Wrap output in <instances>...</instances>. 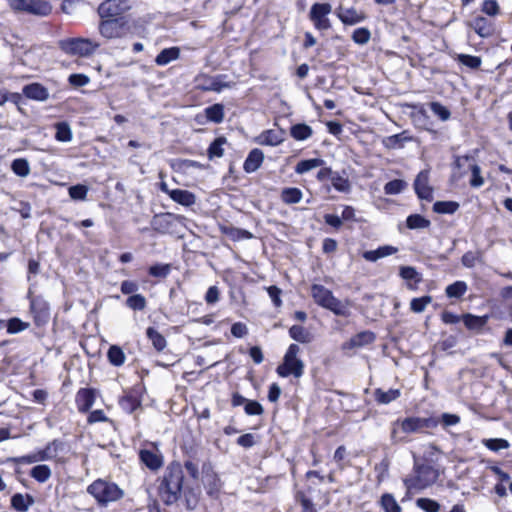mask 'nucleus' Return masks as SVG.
I'll use <instances>...</instances> for the list:
<instances>
[{"label":"nucleus","mask_w":512,"mask_h":512,"mask_svg":"<svg viewBox=\"0 0 512 512\" xmlns=\"http://www.w3.org/2000/svg\"><path fill=\"white\" fill-rule=\"evenodd\" d=\"M11 169L20 177H27L31 172L29 162L24 158L15 159L11 164Z\"/></svg>","instance_id":"obj_34"},{"label":"nucleus","mask_w":512,"mask_h":512,"mask_svg":"<svg viewBox=\"0 0 512 512\" xmlns=\"http://www.w3.org/2000/svg\"><path fill=\"white\" fill-rule=\"evenodd\" d=\"M482 11L489 16H495L499 13V5L495 0H485L482 4Z\"/></svg>","instance_id":"obj_58"},{"label":"nucleus","mask_w":512,"mask_h":512,"mask_svg":"<svg viewBox=\"0 0 512 512\" xmlns=\"http://www.w3.org/2000/svg\"><path fill=\"white\" fill-rule=\"evenodd\" d=\"M290 337L298 342L307 343L310 341L309 332L302 326L294 325L289 330Z\"/></svg>","instance_id":"obj_39"},{"label":"nucleus","mask_w":512,"mask_h":512,"mask_svg":"<svg viewBox=\"0 0 512 512\" xmlns=\"http://www.w3.org/2000/svg\"><path fill=\"white\" fill-rule=\"evenodd\" d=\"M459 208L458 203L452 201H439L433 206V209L437 213L452 214Z\"/></svg>","instance_id":"obj_45"},{"label":"nucleus","mask_w":512,"mask_h":512,"mask_svg":"<svg viewBox=\"0 0 512 512\" xmlns=\"http://www.w3.org/2000/svg\"><path fill=\"white\" fill-rule=\"evenodd\" d=\"M403 137L402 134H395L384 138L383 144L389 149L402 147Z\"/></svg>","instance_id":"obj_57"},{"label":"nucleus","mask_w":512,"mask_h":512,"mask_svg":"<svg viewBox=\"0 0 512 512\" xmlns=\"http://www.w3.org/2000/svg\"><path fill=\"white\" fill-rule=\"evenodd\" d=\"M183 478V471L179 463H171L166 468L158 487L159 496L165 504L170 505L178 500Z\"/></svg>","instance_id":"obj_1"},{"label":"nucleus","mask_w":512,"mask_h":512,"mask_svg":"<svg viewBox=\"0 0 512 512\" xmlns=\"http://www.w3.org/2000/svg\"><path fill=\"white\" fill-rule=\"evenodd\" d=\"M284 141V131L270 129L262 132L259 136V143L268 146H277Z\"/></svg>","instance_id":"obj_20"},{"label":"nucleus","mask_w":512,"mask_h":512,"mask_svg":"<svg viewBox=\"0 0 512 512\" xmlns=\"http://www.w3.org/2000/svg\"><path fill=\"white\" fill-rule=\"evenodd\" d=\"M432 426V420L420 417H407L398 419L392 423L391 439L393 442L407 441V435L412 433H419L426 428Z\"/></svg>","instance_id":"obj_3"},{"label":"nucleus","mask_w":512,"mask_h":512,"mask_svg":"<svg viewBox=\"0 0 512 512\" xmlns=\"http://www.w3.org/2000/svg\"><path fill=\"white\" fill-rule=\"evenodd\" d=\"M89 188L86 185L83 184H77L74 186H71L68 189L69 196L73 200H86L87 194H88Z\"/></svg>","instance_id":"obj_43"},{"label":"nucleus","mask_w":512,"mask_h":512,"mask_svg":"<svg viewBox=\"0 0 512 512\" xmlns=\"http://www.w3.org/2000/svg\"><path fill=\"white\" fill-rule=\"evenodd\" d=\"M483 444L492 451H499L509 447L508 441L500 438L486 439L483 441Z\"/></svg>","instance_id":"obj_55"},{"label":"nucleus","mask_w":512,"mask_h":512,"mask_svg":"<svg viewBox=\"0 0 512 512\" xmlns=\"http://www.w3.org/2000/svg\"><path fill=\"white\" fill-rule=\"evenodd\" d=\"M313 131L307 124H296L290 129L291 136L298 141H304L311 137Z\"/></svg>","instance_id":"obj_29"},{"label":"nucleus","mask_w":512,"mask_h":512,"mask_svg":"<svg viewBox=\"0 0 512 512\" xmlns=\"http://www.w3.org/2000/svg\"><path fill=\"white\" fill-rule=\"evenodd\" d=\"M324 164V161L319 158L307 159L300 161L296 167L295 172L297 174L307 173L315 168H318Z\"/></svg>","instance_id":"obj_30"},{"label":"nucleus","mask_w":512,"mask_h":512,"mask_svg":"<svg viewBox=\"0 0 512 512\" xmlns=\"http://www.w3.org/2000/svg\"><path fill=\"white\" fill-rule=\"evenodd\" d=\"M28 327V324L22 322L21 320L14 318L11 319L8 323V332L10 333H18L20 331L25 330Z\"/></svg>","instance_id":"obj_60"},{"label":"nucleus","mask_w":512,"mask_h":512,"mask_svg":"<svg viewBox=\"0 0 512 512\" xmlns=\"http://www.w3.org/2000/svg\"><path fill=\"white\" fill-rule=\"evenodd\" d=\"M430 109L434 113V115H436L442 121H447L451 116V113L448 110V108L443 106L439 102L430 103Z\"/></svg>","instance_id":"obj_47"},{"label":"nucleus","mask_w":512,"mask_h":512,"mask_svg":"<svg viewBox=\"0 0 512 512\" xmlns=\"http://www.w3.org/2000/svg\"><path fill=\"white\" fill-rule=\"evenodd\" d=\"M11 9L35 16L44 17L51 13L52 6L45 0H9Z\"/></svg>","instance_id":"obj_8"},{"label":"nucleus","mask_w":512,"mask_h":512,"mask_svg":"<svg viewBox=\"0 0 512 512\" xmlns=\"http://www.w3.org/2000/svg\"><path fill=\"white\" fill-rule=\"evenodd\" d=\"M486 322V317H479L470 314L464 316V324L469 329H481L486 324Z\"/></svg>","instance_id":"obj_44"},{"label":"nucleus","mask_w":512,"mask_h":512,"mask_svg":"<svg viewBox=\"0 0 512 512\" xmlns=\"http://www.w3.org/2000/svg\"><path fill=\"white\" fill-rule=\"evenodd\" d=\"M244 409L248 415H261L263 413V407L257 401L248 400Z\"/></svg>","instance_id":"obj_59"},{"label":"nucleus","mask_w":512,"mask_h":512,"mask_svg":"<svg viewBox=\"0 0 512 512\" xmlns=\"http://www.w3.org/2000/svg\"><path fill=\"white\" fill-rule=\"evenodd\" d=\"M55 138L59 142H70L72 140V130L67 122H58L55 124Z\"/></svg>","instance_id":"obj_31"},{"label":"nucleus","mask_w":512,"mask_h":512,"mask_svg":"<svg viewBox=\"0 0 512 512\" xmlns=\"http://www.w3.org/2000/svg\"><path fill=\"white\" fill-rule=\"evenodd\" d=\"M472 177L470 185L474 188H479L484 184V179L481 176V169L478 165L474 164L471 166Z\"/></svg>","instance_id":"obj_56"},{"label":"nucleus","mask_w":512,"mask_h":512,"mask_svg":"<svg viewBox=\"0 0 512 512\" xmlns=\"http://www.w3.org/2000/svg\"><path fill=\"white\" fill-rule=\"evenodd\" d=\"M381 506L385 512H402L401 507L391 494H384L381 497Z\"/></svg>","instance_id":"obj_41"},{"label":"nucleus","mask_w":512,"mask_h":512,"mask_svg":"<svg viewBox=\"0 0 512 512\" xmlns=\"http://www.w3.org/2000/svg\"><path fill=\"white\" fill-rule=\"evenodd\" d=\"M439 473L431 466L423 465L415 468L414 472L404 479L408 492H419L433 485Z\"/></svg>","instance_id":"obj_4"},{"label":"nucleus","mask_w":512,"mask_h":512,"mask_svg":"<svg viewBox=\"0 0 512 512\" xmlns=\"http://www.w3.org/2000/svg\"><path fill=\"white\" fill-rule=\"evenodd\" d=\"M302 197V191L295 187L284 188L281 192V200L288 205L299 203Z\"/></svg>","instance_id":"obj_28"},{"label":"nucleus","mask_w":512,"mask_h":512,"mask_svg":"<svg viewBox=\"0 0 512 512\" xmlns=\"http://www.w3.org/2000/svg\"><path fill=\"white\" fill-rule=\"evenodd\" d=\"M59 46L66 54L88 57L98 49L100 44L88 38H68L61 40Z\"/></svg>","instance_id":"obj_7"},{"label":"nucleus","mask_w":512,"mask_h":512,"mask_svg":"<svg viewBox=\"0 0 512 512\" xmlns=\"http://www.w3.org/2000/svg\"><path fill=\"white\" fill-rule=\"evenodd\" d=\"M406 186H407V184L405 181L400 180V179H395V180L388 182L384 186V192L387 195H396V194L401 193L406 188Z\"/></svg>","instance_id":"obj_42"},{"label":"nucleus","mask_w":512,"mask_h":512,"mask_svg":"<svg viewBox=\"0 0 512 512\" xmlns=\"http://www.w3.org/2000/svg\"><path fill=\"white\" fill-rule=\"evenodd\" d=\"M406 223L407 227L410 229H423L430 225V221L419 214L410 215Z\"/></svg>","instance_id":"obj_40"},{"label":"nucleus","mask_w":512,"mask_h":512,"mask_svg":"<svg viewBox=\"0 0 512 512\" xmlns=\"http://www.w3.org/2000/svg\"><path fill=\"white\" fill-rule=\"evenodd\" d=\"M223 75L215 77L201 75L197 78V87L203 91H216L220 92L224 88H229L231 85L224 81Z\"/></svg>","instance_id":"obj_14"},{"label":"nucleus","mask_w":512,"mask_h":512,"mask_svg":"<svg viewBox=\"0 0 512 512\" xmlns=\"http://www.w3.org/2000/svg\"><path fill=\"white\" fill-rule=\"evenodd\" d=\"M87 491L102 505L117 501L123 496V491L115 483L102 479L95 480L88 486Z\"/></svg>","instance_id":"obj_5"},{"label":"nucleus","mask_w":512,"mask_h":512,"mask_svg":"<svg viewBox=\"0 0 512 512\" xmlns=\"http://www.w3.org/2000/svg\"><path fill=\"white\" fill-rule=\"evenodd\" d=\"M332 11L329 3H315L311 6L309 18L318 30H328L331 27L328 15Z\"/></svg>","instance_id":"obj_11"},{"label":"nucleus","mask_w":512,"mask_h":512,"mask_svg":"<svg viewBox=\"0 0 512 512\" xmlns=\"http://www.w3.org/2000/svg\"><path fill=\"white\" fill-rule=\"evenodd\" d=\"M336 15L345 25H356L366 19L364 11L355 7H346L340 4L336 9Z\"/></svg>","instance_id":"obj_13"},{"label":"nucleus","mask_w":512,"mask_h":512,"mask_svg":"<svg viewBox=\"0 0 512 512\" xmlns=\"http://www.w3.org/2000/svg\"><path fill=\"white\" fill-rule=\"evenodd\" d=\"M457 59L461 64H463L467 67H470L472 69L479 68L482 63L480 57L472 56V55H468V54H459Z\"/></svg>","instance_id":"obj_48"},{"label":"nucleus","mask_w":512,"mask_h":512,"mask_svg":"<svg viewBox=\"0 0 512 512\" xmlns=\"http://www.w3.org/2000/svg\"><path fill=\"white\" fill-rule=\"evenodd\" d=\"M119 405L120 407L128 412V413H132L134 412L138 407H140V400L132 395V394H126L124 395L120 401H119Z\"/></svg>","instance_id":"obj_32"},{"label":"nucleus","mask_w":512,"mask_h":512,"mask_svg":"<svg viewBox=\"0 0 512 512\" xmlns=\"http://www.w3.org/2000/svg\"><path fill=\"white\" fill-rule=\"evenodd\" d=\"M23 94L33 100L45 101L49 97L48 90L39 83H32L23 88Z\"/></svg>","instance_id":"obj_19"},{"label":"nucleus","mask_w":512,"mask_h":512,"mask_svg":"<svg viewBox=\"0 0 512 512\" xmlns=\"http://www.w3.org/2000/svg\"><path fill=\"white\" fill-rule=\"evenodd\" d=\"M416 505L426 512H438L440 509V505L435 500L429 498L417 499Z\"/></svg>","instance_id":"obj_49"},{"label":"nucleus","mask_w":512,"mask_h":512,"mask_svg":"<svg viewBox=\"0 0 512 512\" xmlns=\"http://www.w3.org/2000/svg\"><path fill=\"white\" fill-rule=\"evenodd\" d=\"M332 186L339 192H349L351 185L347 178L340 175H334L331 178Z\"/></svg>","instance_id":"obj_50"},{"label":"nucleus","mask_w":512,"mask_h":512,"mask_svg":"<svg viewBox=\"0 0 512 512\" xmlns=\"http://www.w3.org/2000/svg\"><path fill=\"white\" fill-rule=\"evenodd\" d=\"M311 295L316 304L332 311L335 315L342 317L350 316L351 301H341L337 299L332 291L323 285L313 284L311 287Z\"/></svg>","instance_id":"obj_2"},{"label":"nucleus","mask_w":512,"mask_h":512,"mask_svg":"<svg viewBox=\"0 0 512 512\" xmlns=\"http://www.w3.org/2000/svg\"><path fill=\"white\" fill-rule=\"evenodd\" d=\"M11 504L17 511L25 512L34 504V499L28 494H15L11 499Z\"/></svg>","instance_id":"obj_25"},{"label":"nucleus","mask_w":512,"mask_h":512,"mask_svg":"<svg viewBox=\"0 0 512 512\" xmlns=\"http://www.w3.org/2000/svg\"><path fill=\"white\" fill-rule=\"evenodd\" d=\"M126 304L133 310H143L146 307V299L140 294H135L127 299Z\"/></svg>","instance_id":"obj_51"},{"label":"nucleus","mask_w":512,"mask_h":512,"mask_svg":"<svg viewBox=\"0 0 512 512\" xmlns=\"http://www.w3.org/2000/svg\"><path fill=\"white\" fill-rule=\"evenodd\" d=\"M99 23V33L105 39L122 38L126 34L127 21L125 18H101Z\"/></svg>","instance_id":"obj_9"},{"label":"nucleus","mask_w":512,"mask_h":512,"mask_svg":"<svg viewBox=\"0 0 512 512\" xmlns=\"http://www.w3.org/2000/svg\"><path fill=\"white\" fill-rule=\"evenodd\" d=\"M146 334L158 351H162L166 347V339L156 329L149 327Z\"/></svg>","instance_id":"obj_38"},{"label":"nucleus","mask_w":512,"mask_h":512,"mask_svg":"<svg viewBox=\"0 0 512 512\" xmlns=\"http://www.w3.org/2000/svg\"><path fill=\"white\" fill-rule=\"evenodd\" d=\"M169 196L173 201L187 207L193 205L196 201L195 195L188 190L174 189L169 192Z\"/></svg>","instance_id":"obj_23"},{"label":"nucleus","mask_w":512,"mask_h":512,"mask_svg":"<svg viewBox=\"0 0 512 512\" xmlns=\"http://www.w3.org/2000/svg\"><path fill=\"white\" fill-rule=\"evenodd\" d=\"M400 276L407 281H414L415 283H418L421 280L419 273L411 266L401 267Z\"/></svg>","instance_id":"obj_54"},{"label":"nucleus","mask_w":512,"mask_h":512,"mask_svg":"<svg viewBox=\"0 0 512 512\" xmlns=\"http://www.w3.org/2000/svg\"><path fill=\"white\" fill-rule=\"evenodd\" d=\"M231 333L236 338H242L248 333V328L244 323L236 322L231 327Z\"/></svg>","instance_id":"obj_61"},{"label":"nucleus","mask_w":512,"mask_h":512,"mask_svg":"<svg viewBox=\"0 0 512 512\" xmlns=\"http://www.w3.org/2000/svg\"><path fill=\"white\" fill-rule=\"evenodd\" d=\"M30 475L40 483L46 482L51 477V469L47 465H37L32 468Z\"/></svg>","instance_id":"obj_35"},{"label":"nucleus","mask_w":512,"mask_h":512,"mask_svg":"<svg viewBox=\"0 0 512 512\" xmlns=\"http://www.w3.org/2000/svg\"><path fill=\"white\" fill-rule=\"evenodd\" d=\"M107 357L109 362L114 366H121L125 362V354L123 350L116 345H113L109 348Z\"/></svg>","instance_id":"obj_33"},{"label":"nucleus","mask_w":512,"mask_h":512,"mask_svg":"<svg viewBox=\"0 0 512 512\" xmlns=\"http://www.w3.org/2000/svg\"><path fill=\"white\" fill-rule=\"evenodd\" d=\"M400 395L401 392L398 389H389L387 391L376 389L374 392L375 400L380 404H389L399 398Z\"/></svg>","instance_id":"obj_27"},{"label":"nucleus","mask_w":512,"mask_h":512,"mask_svg":"<svg viewBox=\"0 0 512 512\" xmlns=\"http://www.w3.org/2000/svg\"><path fill=\"white\" fill-rule=\"evenodd\" d=\"M432 302V297L423 296L411 300L410 308L415 313H421Z\"/></svg>","instance_id":"obj_46"},{"label":"nucleus","mask_w":512,"mask_h":512,"mask_svg":"<svg viewBox=\"0 0 512 512\" xmlns=\"http://www.w3.org/2000/svg\"><path fill=\"white\" fill-rule=\"evenodd\" d=\"M300 347L296 344H291L283 358V363L280 364L276 372L280 377L294 376L300 378L304 373V363L298 358Z\"/></svg>","instance_id":"obj_6"},{"label":"nucleus","mask_w":512,"mask_h":512,"mask_svg":"<svg viewBox=\"0 0 512 512\" xmlns=\"http://www.w3.org/2000/svg\"><path fill=\"white\" fill-rule=\"evenodd\" d=\"M469 26L480 36L483 38L489 37L493 33V25L491 21L482 16L475 17L470 23Z\"/></svg>","instance_id":"obj_18"},{"label":"nucleus","mask_w":512,"mask_h":512,"mask_svg":"<svg viewBox=\"0 0 512 512\" xmlns=\"http://www.w3.org/2000/svg\"><path fill=\"white\" fill-rule=\"evenodd\" d=\"M180 56V50L178 47H170L163 49L155 58V63L158 66H165L170 62L177 60Z\"/></svg>","instance_id":"obj_24"},{"label":"nucleus","mask_w":512,"mask_h":512,"mask_svg":"<svg viewBox=\"0 0 512 512\" xmlns=\"http://www.w3.org/2000/svg\"><path fill=\"white\" fill-rule=\"evenodd\" d=\"M175 219L177 217L170 213L157 215L154 217L152 225L155 230L165 233L169 230L170 225Z\"/></svg>","instance_id":"obj_26"},{"label":"nucleus","mask_w":512,"mask_h":512,"mask_svg":"<svg viewBox=\"0 0 512 512\" xmlns=\"http://www.w3.org/2000/svg\"><path fill=\"white\" fill-rule=\"evenodd\" d=\"M264 154L259 149H253L244 162V170L248 173L255 172L262 164Z\"/></svg>","instance_id":"obj_22"},{"label":"nucleus","mask_w":512,"mask_h":512,"mask_svg":"<svg viewBox=\"0 0 512 512\" xmlns=\"http://www.w3.org/2000/svg\"><path fill=\"white\" fill-rule=\"evenodd\" d=\"M467 284L464 281H456L446 288V295L449 298H459L467 291Z\"/></svg>","instance_id":"obj_36"},{"label":"nucleus","mask_w":512,"mask_h":512,"mask_svg":"<svg viewBox=\"0 0 512 512\" xmlns=\"http://www.w3.org/2000/svg\"><path fill=\"white\" fill-rule=\"evenodd\" d=\"M206 117L215 123H220L224 118V109L221 104H214L205 109Z\"/></svg>","instance_id":"obj_37"},{"label":"nucleus","mask_w":512,"mask_h":512,"mask_svg":"<svg viewBox=\"0 0 512 512\" xmlns=\"http://www.w3.org/2000/svg\"><path fill=\"white\" fill-rule=\"evenodd\" d=\"M140 459L151 470H157L163 464L162 456L156 451L141 450Z\"/></svg>","instance_id":"obj_21"},{"label":"nucleus","mask_w":512,"mask_h":512,"mask_svg":"<svg viewBox=\"0 0 512 512\" xmlns=\"http://www.w3.org/2000/svg\"><path fill=\"white\" fill-rule=\"evenodd\" d=\"M414 188L419 198L424 200L432 199V188L429 186V172L421 171L414 182Z\"/></svg>","instance_id":"obj_15"},{"label":"nucleus","mask_w":512,"mask_h":512,"mask_svg":"<svg viewBox=\"0 0 512 512\" xmlns=\"http://www.w3.org/2000/svg\"><path fill=\"white\" fill-rule=\"evenodd\" d=\"M169 271V265H154L149 269V273L154 277H165L168 275Z\"/></svg>","instance_id":"obj_62"},{"label":"nucleus","mask_w":512,"mask_h":512,"mask_svg":"<svg viewBox=\"0 0 512 512\" xmlns=\"http://www.w3.org/2000/svg\"><path fill=\"white\" fill-rule=\"evenodd\" d=\"M225 142L226 140L224 138H217L214 142H212L208 149L209 157L214 158L223 156V145Z\"/></svg>","instance_id":"obj_52"},{"label":"nucleus","mask_w":512,"mask_h":512,"mask_svg":"<svg viewBox=\"0 0 512 512\" xmlns=\"http://www.w3.org/2000/svg\"><path fill=\"white\" fill-rule=\"evenodd\" d=\"M95 402V390L82 388L76 394V404L80 412L86 413Z\"/></svg>","instance_id":"obj_17"},{"label":"nucleus","mask_w":512,"mask_h":512,"mask_svg":"<svg viewBox=\"0 0 512 512\" xmlns=\"http://www.w3.org/2000/svg\"><path fill=\"white\" fill-rule=\"evenodd\" d=\"M371 33L367 28H357L352 34L355 43L364 45L369 42Z\"/></svg>","instance_id":"obj_53"},{"label":"nucleus","mask_w":512,"mask_h":512,"mask_svg":"<svg viewBox=\"0 0 512 512\" xmlns=\"http://www.w3.org/2000/svg\"><path fill=\"white\" fill-rule=\"evenodd\" d=\"M479 257L476 253L467 252L462 256V264L467 268H472L476 265Z\"/></svg>","instance_id":"obj_63"},{"label":"nucleus","mask_w":512,"mask_h":512,"mask_svg":"<svg viewBox=\"0 0 512 512\" xmlns=\"http://www.w3.org/2000/svg\"><path fill=\"white\" fill-rule=\"evenodd\" d=\"M375 340V335L371 331H363L353 336L349 341L342 345L343 350L361 348L371 344Z\"/></svg>","instance_id":"obj_16"},{"label":"nucleus","mask_w":512,"mask_h":512,"mask_svg":"<svg viewBox=\"0 0 512 512\" xmlns=\"http://www.w3.org/2000/svg\"><path fill=\"white\" fill-rule=\"evenodd\" d=\"M62 446L63 444L61 442L54 440L53 442L49 443L44 449L24 456L22 460L26 463L54 460L57 458L58 452L62 448Z\"/></svg>","instance_id":"obj_12"},{"label":"nucleus","mask_w":512,"mask_h":512,"mask_svg":"<svg viewBox=\"0 0 512 512\" xmlns=\"http://www.w3.org/2000/svg\"><path fill=\"white\" fill-rule=\"evenodd\" d=\"M130 0H105L98 7L100 18H124L123 15L131 9Z\"/></svg>","instance_id":"obj_10"},{"label":"nucleus","mask_w":512,"mask_h":512,"mask_svg":"<svg viewBox=\"0 0 512 512\" xmlns=\"http://www.w3.org/2000/svg\"><path fill=\"white\" fill-rule=\"evenodd\" d=\"M219 295V289L216 286H211L206 292L205 301L208 304H214L219 301Z\"/></svg>","instance_id":"obj_64"}]
</instances>
